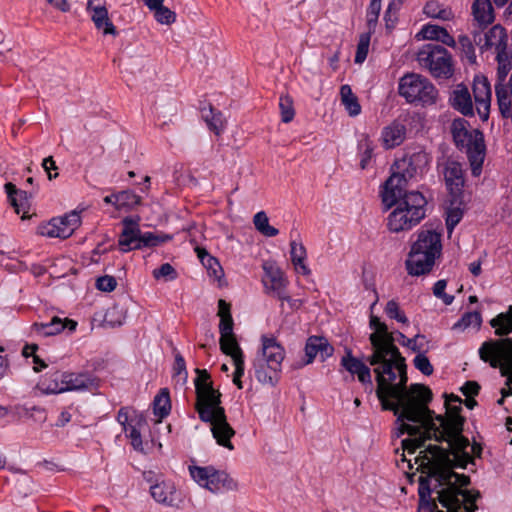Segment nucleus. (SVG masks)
Wrapping results in <instances>:
<instances>
[{
  "label": "nucleus",
  "instance_id": "obj_39",
  "mask_svg": "<svg viewBox=\"0 0 512 512\" xmlns=\"http://www.w3.org/2000/svg\"><path fill=\"white\" fill-rule=\"evenodd\" d=\"M341 101L349 116L355 117L361 113V105L351 87L347 84L340 88Z\"/></svg>",
  "mask_w": 512,
  "mask_h": 512
},
{
  "label": "nucleus",
  "instance_id": "obj_33",
  "mask_svg": "<svg viewBox=\"0 0 512 512\" xmlns=\"http://www.w3.org/2000/svg\"><path fill=\"white\" fill-rule=\"evenodd\" d=\"M263 270L265 272V278L262 281L267 293L272 289L287 286L288 280L285 278L280 268L273 264L264 263Z\"/></svg>",
  "mask_w": 512,
  "mask_h": 512
},
{
  "label": "nucleus",
  "instance_id": "obj_25",
  "mask_svg": "<svg viewBox=\"0 0 512 512\" xmlns=\"http://www.w3.org/2000/svg\"><path fill=\"white\" fill-rule=\"evenodd\" d=\"M473 93L476 104L484 106V114L482 115L480 107L477 108L478 114L483 121H487L492 93L490 83L485 76H475Z\"/></svg>",
  "mask_w": 512,
  "mask_h": 512
},
{
  "label": "nucleus",
  "instance_id": "obj_46",
  "mask_svg": "<svg viewBox=\"0 0 512 512\" xmlns=\"http://www.w3.org/2000/svg\"><path fill=\"white\" fill-rule=\"evenodd\" d=\"M482 324V316L478 311L466 312L461 318L454 323L452 326L453 330H465L466 328L473 326L477 329L481 327Z\"/></svg>",
  "mask_w": 512,
  "mask_h": 512
},
{
  "label": "nucleus",
  "instance_id": "obj_27",
  "mask_svg": "<svg viewBox=\"0 0 512 512\" xmlns=\"http://www.w3.org/2000/svg\"><path fill=\"white\" fill-rule=\"evenodd\" d=\"M407 128L399 120H394L385 126L381 132L382 145L385 149H393L401 145L406 139Z\"/></svg>",
  "mask_w": 512,
  "mask_h": 512
},
{
  "label": "nucleus",
  "instance_id": "obj_28",
  "mask_svg": "<svg viewBox=\"0 0 512 512\" xmlns=\"http://www.w3.org/2000/svg\"><path fill=\"white\" fill-rule=\"evenodd\" d=\"M451 106L464 116H474L473 103L468 88L460 84L449 98Z\"/></svg>",
  "mask_w": 512,
  "mask_h": 512
},
{
  "label": "nucleus",
  "instance_id": "obj_50",
  "mask_svg": "<svg viewBox=\"0 0 512 512\" xmlns=\"http://www.w3.org/2000/svg\"><path fill=\"white\" fill-rule=\"evenodd\" d=\"M141 203V197L132 190L118 192V210L133 209Z\"/></svg>",
  "mask_w": 512,
  "mask_h": 512
},
{
  "label": "nucleus",
  "instance_id": "obj_26",
  "mask_svg": "<svg viewBox=\"0 0 512 512\" xmlns=\"http://www.w3.org/2000/svg\"><path fill=\"white\" fill-rule=\"evenodd\" d=\"M369 327L373 332L369 335L371 348L395 343L394 333L388 330L386 323L375 315L370 316Z\"/></svg>",
  "mask_w": 512,
  "mask_h": 512
},
{
  "label": "nucleus",
  "instance_id": "obj_19",
  "mask_svg": "<svg viewBox=\"0 0 512 512\" xmlns=\"http://www.w3.org/2000/svg\"><path fill=\"white\" fill-rule=\"evenodd\" d=\"M123 230L119 235L118 245L123 253L135 250L133 245L140 244L142 231L140 230L138 219L125 217L122 220Z\"/></svg>",
  "mask_w": 512,
  "mask_h": 512
},
{
  "label": "nucleus",
  "instance_id": "obj_5",
  "mask_svg": "<svg viewBox=\"0 0 512 512\" xmlns=\"http://www.w3.org/2000/svg\"><path fill=\"white\" fill-rule=\"evenodd\" d=\"M396 208L389 214L387 227L393 233L408 231L426 216L427 200L419 191L396 194Z\"/></svg>",
  "mask_w": 512,
  "mask_h": 512
},
{
  "label": "nucleus",
  "instance_id": "obj_6",
  "mask_svg": "<svg viewBox=\"0 0 512 512\" xmlns=\"http://www.w3.org/2000/svg\"><path fill=\"white\" fill-rule=\"evenodd\" d=\"M468 125V121L464 118H456L451 124V133L455 146L459 150H466L471 174L478 177L482 172L486 154L485 139L481 130L474 129L473 132H470L467 129Z\"/></svg>",
  "mask_w": 512,
  "mask_h": 512
},
{
  "label": "nucleus",
  "instance_id": "obj_36",
  "mask_svg": "<svg viewBox=\"0 0 512 512\" xmlns=\"http://www.w3.org/2000/svg\"><path fill=\"white\" fill-rule=\"evenodd\" d=\"M165 0H145V5L154 11V18L160 24L170 25L176 21V13L163 5Z\"/></svg>",
  "mask_w": 512,
  "mask_h": 512
},
{
  "label": "nucleus",
  "instance_id": "obj_22",
  "mask_svg": "<svg viewBox=\"0 0 512 512\" xmlns=\"http://www.w3.org/2000/svg\"><path fill=\"white\" fill-rule=\"evenodd\" d=\"M473 41L480 46L481 50H488L491 47L502 46L507 44V33L500 24L494 25L486 33L482 31L473 32Z\"/></svg>",
  "mask_w": 512,
  "mask_h": 512
},
{
  "label": "nucleus",
  "instance_id": "obj_42",
  "mask_svg": "<svg viewBox=\"0 0 512 512\" xmlns=\"http://www.w3.org/2000/svg\"><path fill=\"white\" fill-rule=\"evenodd\" d=\"M449 206L446 208V228L448 233H452L454 228L460 223L464 216V209L462 205L464 204L463 198H461L460 203H451V199L449 200Z\"/></svg>",
  "mask_w": 512,
  "mask_h": 512
},
{
  "label": "nucleus",
  "instance_id": "obj_48",
  "mask_svg": "<svg viewBox=\"0 0 512 512\" xmlns=\"http://www.w3.org/2000/svg\"><path fill=\"white\" fill-rule=\"evenodd\" d=\"M253 222L255 228L267 237H274L279 234V230L269 225V219L264 211H260L254 215Z\"/></svg>",
  "mask_w": 512,
  "mask_h": 512
},
{
  "label": "nucleus",
  "instance_id": "obj_43",
  "mask_svg": "<svg viewBox=\"0 0 512 512\" xmlns=\"http://www.w3.org/2000/svg\"><path fill=\"white\" fill-rule=\"evenodd\" d=\"M357 149L360 157L359 165L361 169H366L374 152V144L368 135H363L362 139L359 140Z\"/></svg>",
  "mask_w": 512,
  "mask_h": 512
},
{
  "label": "nucleus",
  "instance_id": "obj_35",
  "mask_svg": "<svg viewBox=\"0 0 512 512\" xmlns=\"http://www.w3.org/2000/svg\"><path fill=\"white\" fill-rule=\"evenodd\" d=\"M150 493L158 503L174 506L176 489L173 484L164 481L156 483L150 487Z\"/></svg>",
  "mask_w": 512,
  "mask_h": 512
},
{
  "label": "nucleus",
  "instance_id": "obj_7",
  "mask_svg": "<svg viewBox=\"0 0 512 512\" xmlns=\"http://www.w3.org/2000/svg\"><path fill=\"white\" fill-rule=\"evenodd\" d=\"M285 357L284 347L274 337L262 336V357L253 362L258 382L276 386L281 378V366Z\"/></svg>",
  "mask_w": 512,
  "mask_h": 512
},
{
  "label": "nucleus",
  "instance_id": "obj_59",
  "mask_svg": "<svg viewBox=\"0 0 512 512\" xmlns=\"http://www.w3.org/2000/svg\"><path fill=\"white\" fill-rule=\"evenodd\" d=\"M512 69L511 62L506 63H498L497 67V80L495 83V94L497 95V89H503L504 91H508L507 86L505 85V80L510 70Z\"/></svg>",
  "mask_w": 512,
  "mask_h": 512
},
{
  "label": "nucleus",
  "instance_id": "obj_8",
  "mask_svg": "<svg viewBox=\"0 0 512 512\" xmlns=\"http://www.w3.org/2000/svg\"><path fill=\"white\" fill-rule=\"evenodd\" d=\"M398 356V375L399 382L396 384L389 385L387 390V399H394V403L399 405V409H405L408 406L416 403L424 397L426 400H433L432 390L421 383H413L407 387L408 375H407V364L406 359L402 355Z\"/></svg>",
  "mask_w": 512,
  "mask_h": 512
},
{
  "label": "nucleus",
  "instance_id": "obj_49",
  "mask_svg": "<svg viewBox=\"0 0 512 512\" xmlns=\"http://www.w3.org/2000/svg\"><path fill=\"white\" fill-rule=\"evenodd\" d=\"M423 13L430 18L440 19V20H450L451 11L441 8V5L436 0L428 1L424 8Z\"/></svg>",
  "mask_w": 512,
  "mask_h": 512
},
{
  "label": "nucleus",
  "instance_id": "obj_45",
  "mask_svg": "<svg viewBox=\"0 0 512 512\" xmlns=\"http://www.w3.org/2000/svg\"><path fill=\"white\" fill-rule=\"evenodd\" d=\"M201 114L209 129L216 135L220 134L219 125L221 124V112L216 111L211 104L200 108Z\"/></svg>",
  "mask_w": 512,
  "mask_h": 512
},
{
  "label": "nucleus",
  "instance_id": "obj_58",
  "mask_svg": "<svg viewBox=\"0 0 512 512\" xmlns=\"http://www.w3.org/2000/svg\"><path fill=\"white\" fill-rule=\"evenodd\" d=\"M191 477L201 486L207 487L209 477L211 475L212 466L200 467L190 466L189 467Z\"/></svg>",
  "mask_w": 512,
  "mask_h": 512
},
{
  "label": "nucleus",
  "instance_id": "obj_37",
  "mask_svg": "<svg viewBox=\"0 0 512 512\" xmlns=\"http://www.w3.org/2000/svg\"><path fill=\"white\" fill-rule=\"evenodd\" d=\"M307 253L305 246L300 243L297 244L295 240L290 241V257L291 262L293 263L296 272L301 273L303 275H309L310 269L305 264Z\"/></svg>",
  "mask_w": 512,
  "mask_h": 512
},
{
  "label": "nucleus",
  "instance_id": "obj_52",
  "mask_svg": "<svg viewBox=\"0 0 512 512\" xmlns=\"http://www.w3.org/2000/svg\"><path fill=\"white\" fill-rule=\"evenodd\" d=\"M131 422H134V419L131 420ZM145 422V418L143 415H139L135 419V424L128 425V432L127 436L131 439V445L134 447V449L138 450L142 448V437L140 430L137 428V426L142 425Z\"/></svg>",
  "mask_w": 512,
  "mask_h": 512
},
{
  "label": "nucleus",
  "instance_id": "obj_32",
  "mask_svg": "<svg viewBox=\"0 0 512 512\" xmlns=\"http://www.w3.org/2000/svg\"><path fill=\"white\" fill-rule=\"evenodd\" d=\"M417 37H422V39L426 40L438 41L449 47L456 46V42L453 36H451L444 27L434 24L424 25L420 32L417 34Z\"/></svg>",
  "mask_w": 512,
  "mask_h": 512
},
{
  "label": "nucleus",
  "instance_id": "obj_63",
  "mask_svg": "<svg viewBox=\"0 0 512 512\" xmlns=\"http://www.w3.org/2000/svg\"><path fill=\"white\" fill-rule=\"evenodd\" d=\"M156 279L166 278V280H174L177 278V271L170 263H164L153 271Z\"/></svg>",
  "mask_w": 512,
  "mask_h": 512
},
{
  "label": "nucleus",
  "instance_id": "obj_23",
  "mask_svg": "<svg viewBox=\"0 0 512 512\" xmlns=\"http://www.w3.org/2000/svg\"><path fill=\"white\" fill-rule=\"evenodd\" d=\"M65 392L97 389L99 379L90 372H64Z\"/></svg>",
  "mask_w": 512,
  "mask_h": 512
},
{
  "label": "nucleus",
  "instance_id": "obj_18",
  "mask_svg": "<svg viewBox=\"0 0 512 512\" xmlns=\"http://www.w3.org/2000/svg\"><path fill=\"white\" fill-rule=\"evenodd\" d=\"M304 351L306 359L302 365H308L314 361L317 355L320 356L322 362L326 361L333 355L334 347L326 337L312 335L307 338Z\"/></svg>",
  "mask_w": 512,
  "mask_h": 512
},
{
  "label": "nucleus",
  "instance_id": "obj_2",
  "mask_svg": "<svg viewBox=\"0 0 512 512\" xmlns=\"http://www.w3.org/2000/svg\"><path fill=\"white\" fill-rule=\"evenodd\" d=\"M431 161L432 155L422 146H410L403 150L402 156L396 158L391 166V176L383 184L381 197L384 211L393 207L396 194L408 192L406 187L410 180L423 177Z\"/></svg>",
  "mask_w": 512,
  "mask_h": 512
},
{
  "label": "nucleus",
  "instance_id": "obj_51",
  "mask_svg": "<svg viewBox=\"0 0 512 512\" xmlns=\"http://www.w3.org/2000/svg\"><path fill=\"white\" fill-rule=\"evenodd\" d=\"M219 344L221 351L224 354L230 356L232 360L234 359V357H237L238 354L244 355L235 336H226L225 339L220 337Z\"/></svg>",
  "mask_w": 512,
  "mask_h": 512
},
{
  "label": "nucleus",
  "instance_id": "obj_16",
  "mask_svg": "<svg viewBox=\"0 0 512 512\" xmlns=\"http://www.w3.org/2000/svg\"><path fill=\"white\" fill-rule=\"evenodd\" d=\"M445 183L451 197V203H460L464 194V172L457 161L448 162L444 170Z\"/></svg>",
  "mask_w": 512,
  "mask_h": 512
},
{
  "label": "nucleus",
  "instance_id": "obj_4",
  "mask_svg": "<svg viewBox=\"0 0 512 512\" xmlns=\"http://www.w3.org/2000/svg\"><path fill=\"white\" fill-rule=\"evenodd\" d=\"M402 355L395 343L372 348V353L366 358V361L374 366L373 372L377 382L376 396L380 401L381 408L384 411L398 412L399 405L394 401L387 399V390L389 388V381H386V375L393 371L398 370V356Z\"/></svg>",
  "mask_w": 512,
  "mask_h": 512
},
{
  "label": "nucleus",
  "instance_id": "obj_14",
  "mask_svg": "<svg viewBox=\"0 0 512 512\" xmlns=\"http://www.w3.org/2000/svg\"><path fill=\"white\" fill-rule=\"evenodd\" d=\"M481 498L478 490L460 489L455 482L450 483L438 491L437 500L444 508L457 506L466 512H475L478 509L476 502Z\"/></svg>",
  "mask_w": 512,
  "mask_h": 512
},
{
  "label": "nucleus",
  "instance_id": "obj_54",
  "mask_svg": "<svg viewBox=\"0 0 512 512\" xmlns=\"http://www.w3.org/2000/svg\"><path fill=\"white\" fill-rule=\"evenodd\" d=\"M372 34L373 33H370V31H368L360 35L354 59L355 63L361 64L366 60Z\"/></svg>",
  "mask_w": 512,
  "mask_h": 512
},
{
  "label": "nucleus",
  "instance_id": "obj_61",
  "mask_svg": "<svg viewBox=\"0 0 512 512\" xmlns=\"http://www.w3.org/2000/svg\"><path fill=\"white\" fill-rule=\"evenodd\" d=\"M446 286L447 281L445 279L438 280L433 286V294L441 299L445 305H451L454 301V296L445 292Z\"/></svg>",
  "mask_w": 512,
  "mask_h": 512
},
{
  "label": "nucleus",
  "instance_id": "obj_29",
  "mask_svg": "<svg viewBox=\"0 0 512 512\" xmlns=\"http://www.w3.org/2000/svg\"><path fill=\"white\" fill-rule=\"evenodd\" d=\"M37 389L45 395L65 392L64 372L58 370L47 372L37 384Z\"/></svg>",
  "mask_w": 512,
  "mask_h": 512
},
{
  "label": "nucleus",
  "instance_id": "obj_21",
  "mask_svg": "<svg viewBox=\"0 0 512 512\" xmlns=\"http://www.w3.org/2000/svg\"><path fill=\"white\" fill-rule=\"evenodd\" d=\"M5 192L7 194V198L11 206L15 209L17 214L23 212L22 220L30 218L28 215L31 199L34 196L33 192H27L21 189H18L13 183L8 182L4 186Z\"/></svg>",
  "mask_w": 512,
  "mask_h": 512
},
{
  "label": "nucleus",
  "instance_id": "obj_17",
  "mask_svg": "<svg viewBox=\"0 0 512 512\" xmlns=\"http://www.w3.org/2000/svg\"><path fill=\"white\" fill-rule=\"evenodd\" d=\"M86 10L92 13L91 20L96 29L102 30L104 35L118 36L119 32L109 18L105 0H88Z\"/></svg>",
  "mask_w": 512,
  "mask_h": 512
},
{
  "label": "nucleus",
  "instance_id": "obj_62",
  "mask_svg": "<svg viewBox=\"0 0 512 512\" xmlns=\"http://www.w3.org/2000/svg\"><path fill=\"white\" fill-rule=\"evenodd\" d=\"M413 364L416 369H418L421 373H423L426 376L431 375L434 371L429 358L423 353H419L415 356V358L413 359Z\"/></svg>",
  "mask_w": 512,
  "mask_h": 512
},
{
  "label": "nucleus",
  "instance_id": "obj_15",
  "mask_svg": "<svg viewBox=\"0 0 512 512\" xmlns=\"http://www.w3.org/2000/svg\"><path fill=\"white\" fill-rule=\"evenodd\" d=\"M81 217L80 213L76 210H73L63 217L53 218L50 223L43 227L40 231L41 235L47 237H57L66 239L70 237L74 230L80 225Z\"/></svg>",
  "mask_w": 512,
  "mask_h": 512
},
{
  "label": "nucleus",
  "instance_id": "obj_47",
  "mask_svg": "<svg viewBox=\"0 0 512 512\" xmlns=\"http://www.w3.org/2000/svg\"><path fill=\"white\" fill-rule=\"evenodd\" d=\"M399 423L400 425L398 427V435H403L407 433L410 436L417 437L420 442L423 441V446L425 445L426 441L433 440V435L427 433V431L424 430L421 426L411 425L409 423H406L405 421Z\"/></svg>",
  "mask_w": 512,
  "mask_h": 512
},
{
  "label": "nucleus",
  "instance_id": "obj_57",
  "mask_svg": "<svg viewBox=\"0 0 512 512\" xmlns=\"http://www.w3.org/2000/svg\"><path fill=\"white\" fill-rule=\"evenodd\" d=\"M497 102L503 118H510L512 122V100L508 98V91L497 89Z\"/></svg>",
  "mask_w": 512,
  "mask_h": 512
},
{
  "label": "nucleus",
  "instance_id": "obj_12",
  "mask_svg": "<svg viewBox=\"0 0 512 512\" xmlns=\"http://www.w3.org/2000/svg\"><path fill=\"white\" fill-rule=\"evenodd\" d=\"M399 95L407 102H421L423 105L436 103L438 90L425 77L417 74H407L400 79L398 87Z\"/></svg>",
  "mask_w": 512,
  "mask_h": 512
},
{
  "label": "nucleus",
  "instance_id": "obj_9",
  "mask_svg": "<svg viewBox=\"0 0 512 512\" xmlns=\"http://www.w3.org/2000/svg\"><path fill=\"white\" fill-rule=\"evenodd\" d=\"M431 402L432 400H426L424 397L405 409H399L398 412H393V414L397 417L396 422L407 421L420 424L427 433L433 435L434 441L443 443L445 441L443 430L440 429L441 426L437 425L435 422L439 414H436L434 410L429 408Z\"/></svg>",
  "mask_w": 512,
  "mask_h": 512
},
{
  "label": "nucleus",
  "instance_id": "obj_3",
  "mask_svg": "<svg viewBox=\"0 0 512 512\" xmlns=\"http://www.w3.org/2000/svg\"><path fill=\"white\" fill-rule=\"evenodd\" d=\"M441 233L433 229H421L417 233V240L411 245L405 268L411 276L429 274L435 265L436 259L442 255Z\"/></svg>",
  "mask_w": 512,
  "mask_h": 512
},
{
  "label": "nucleus",
  "instance_id": "obj_56",
  "mask_svg": "<svg viewBox=\"0 0 512 512\" xmlns=\"http://www.w3.org/2000/svg\"><path fill=\"white\" fill-rule=\"evenodd\" d=\"M380 11L381 3L376 2V0L370 1V4L366 10L367 27L370 33H374L376 30Z\"/></svg>",
  "mask_w": 512,
  "mask_h": 512
},
{
  "label": "nucleus",
  "instance_id": "obj_34",
  "mask_svg": "<svg viewBox=\"0 0 512 512\" xmlns=\"http://www.w3.org/2000/svg\"><path fill=\"white\" fill-rule=\"evenodd\" d=\"M218 316L220 317V337L225 339L226 336H235L233 333L234 321L231 314V304L224 299L218 301Z\"/></svg>",
  "mask_w": 512,
  "mask_h": 512
},
{
  "label": "nucleus",
  "instance_id": "obj_55",
  "mask_svg": "<svg viewBox=\"0 0 512 512\" xmlns=\"http://www.w3.org/2000/svg\"><path fill=\"white\" fill-rule=\"evenodd\" d=\"M279 108L281 112V120L284 123H289L295 116L293 107V99L289 95H282L279 99Z\"/></svg>",
  "mask_w": 512,
  "mask_h": 512
},
{
  "label": "nucleus",
  "instance_id": "obj_53",
  "mask_svg": "<svg viewBox=\"0 0 512 512\" xmlns=\"http://www.w3.org/2000/svg\"><path fill=\"white\" fill-rule=\"evenodd\" d=\"M384 312L388 318L396 320L402 324H408L409 320L404 311L400 309L399 303L392 299L389 300L384 308Z\"/></svg>",
  "mask_w": 512,
  "mask_h": 512
},
{
  "label": "nucleus",
  "instance_id": "obj_20",
  "mask_svg": "<svg viewBox=\"0 0 512 512\" xmlns=\"http://www.w3.org/2000/svg\"><path fill=\"white\" fill-rule=\"evenodd\" d=\"M341 366L351 375H356L360 383L372 389L370 368L362 360L354 357L351 349L345 350V355L341 358Z\"/></svg>",
  "mask_w": 512,
  "mask_h": 512
},
{
  "label": "nucleus",
  "instance_id": "obj_60",
  "mask_svg": "<svg viewBox=\"0 0 512 512\" xmlns=\"http://www.w3.org/2000/svg\"><path fill=\"white\" fill-rule=\"evenodd\" d=\"M446 442L450 444V450L454 452H467L466 449L470 446L469 439L463 433L451 436Z\"/></svg>",
  "mask_w": 512,
  "mask_h": 512
},
{
  "label": "nucleus",
  "instance_id": "obj_31",
  "mask_svg": "<svg viewBox=\"0 0 512 512\" xmlns=\"http://www.w3.org/2000/svg\"><path fill=\"white\" fill-rule=\"evenodd\" d=\"M472 14L481 30L487 28L495 19L494 9L490 0H474Z\"/></svg>",
  "mask_w": 512,
  "mask_h": 512
},
{
  "label": "nucleus",
  "instance_id": "obj_1",
  "mask_svg": "<svg viewBox=\"0 0 512 512\" xmlns=\"http://www.w3.org/2000/svg\"><path fill=\"white\" fill-rule=\"evenodd\" d=\"M195 372V410L199 419L211 424V432L218 445L232 450L234 447L231 438L235 435V430L228 423L225 409L221 406L222 394L214 389L206 369L196 368Z\"/></svg>",
  "mask_w": 512,
  "mask_h": 512
},
{
  "label": "nucleus",
  "instance_id": "obj_38",
  "mask_svg": "<svg viewBox=\"0 0 512 512\" xmlns=\"http://www.w3.org/2000/svg\"><path fill=\"white\" fill-rule=\"evenodd\" d=\"M436 420L440 423L445 441L451 438V436L463 433L464 431L466 418H450L439 414Z\"/></svg>",
  "mask_w": 512,
  "mask_h": 512
},
{
  "label": "nucleus",
  "instance_id": "obj_41",
  "mask_svg": "<svg viewBox=\"0 0 512 512\" xmlns=\"http://www.w3.org/2000/svg\"><path fill=\"white\" fill-rule=\"evenodd\" d=\"M171 400L169 390L162 388L153 400V413L155 416L163 419L170 414Z\"/></svg>",
  "mask_w": 512,
  "mask_h": 512
},
{
  "label": "nucleus",
  "instance_id": "obj_44",
  "mask_svg": "<svg viewBox=\"0 0 512 512\" xmlns=\"http://www.w3.org/2000/svg\"><path fill=\"white\" fill-rule=\"evenodd\" d=\"M14 413L19 417L34 418L35 421L41 423L46 421V410L40 406L17 405L14 407Z\"/></svg>",
  "mask_w": 512,
  "mask_h": 512
},
{
  "label": "nucleus",
  "instance_id": "obj_64",
  "mask_svg": "<svg viewBox=\"0 0 512 512\" xmlns=\"http://www.w3.org/2000/svg\"><path fill=\"white\" fill-rule=\"evenodd\" d=\"M95 286L100 291L112 292L117 286V281L114 276L104 275L97 278Z\"/></svg>",
  "mask_w": 512,
  "mask_h": 512
},
{
  "label": "nucleus",
  "instance_id": "obj_10",
  "mask_svg": "<svg viewBox=\"0 0 512 512\" xmlns=\"http://www.w3.org/2000/svg\"><path fill=\"white\" fill-rule=\"evenodd\" d=\"M478 354L492 368H500L502 376H508L506 384H512V338L487 340L480 346Z\"/></svg>",
  "mask_w": 512,
  "mask_h": 512
},
{
  "label": "nucleus",
  "instance_id": "obj_30",
  "mask_svg": "<svg viewBox=\"0 0 512 512\" xmlns=\"http://www.w3.org/2000/svg\"><path fill=\"white\" fill-rule=\"evenodd\" d=\"M207 489L213 493L232 491L237 489V483L225 471L217 470L212 466Z\"/></svg>",
  "mask_w": 512,
  "mask_h": 512
},
{
  "label": "nucleus",
  "instance_id": "obj_40",
  "mask_svg": "<svg viewBox=\"0 0 512 512\" xmlns=\"http://www.w3.org/2000/svg\"><path fill=\"white\" fill-rule=\"evenodd\" d=\"M173 239V235L163 232H144L140 239V244L133 245L134 249L141 250L144 248H153L160 246L163 243L169 242Z\"/></svg>",
  "mask_w": 512,
  "mask_h": 512
},
{
  "label": "nucleus",
  "instance_id": "obj_11",
  "mask_svg": "<svg viewBox=\"0 0 512 512\" xmlns=\"http://www.w3.org/2000/svg\"><path fill=\"white\" fill-rule=\"evenodd\" d=\"M449 449L442 448V452L434 457L423 455V461L420 464L421 472L426 476H420L419 481L427 479L434 489L443 488L452 483L454 471L451 454Z\"/></svg>",
  "mask_w": 512,
  "mask_h": 512
},
{
  "label": "nucleus",
  "instance_id": "obj_24",
  "mask_svg": "<svg viewBox=\"0 0 512 512\" xmlns=\"http://www.w3.org/2000/svg\"><path fill=\"white\" fill-rule=\"evenodd\" d=\"M77 322L75 320L65 318L61 319L55 316L48 323H34L32 330L42 337L53 336L61 333L64 330H68L70 333L75 331Z\"/></svg>",
  "mask_w": 512,
  "mask_h": 512
},
{
  "label": "nucleus",
  "instance_id": "obj_13",
  "mask_svg": "<svg viewBox=\"0 0 512 512\" xmlns=\"http://www.w3.org/2000/svg\"><path fill=\"white\" fill-rule=\"evenodd\" d=\"M418 61L427 67L435 78L448 79L453 75L452 57L449 51L438 44H426L417 53Z\"/></svg>",
  "mask_w": 512,
  "mask_h": 512
}]
</instances>
